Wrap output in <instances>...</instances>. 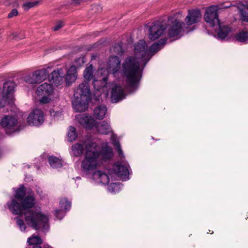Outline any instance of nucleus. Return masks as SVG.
Returning a JSON list of instances; mask_svg holds the SVG:
<instances>
[{"label": "nucleus", "instance_id": "1", "mask_svg": "<svg viewBox=\"0 0 248 248\" xmlns=\"http://www.w3.org/2000/svg\"><path fill=\"white\" fill-rule=\"evenodd\" d=\"M15 198L21 202L19 203L16 199H13L11 202H7L9 209L14 214H24L27 224L33 229L46 230L48 228V217L40 212L33 211L30 209L35 204V198L33 192L23 185H21L16 190Z\"/></svg>", "mask_w": 248, "mask_h": 248}, {"label": "nucleus", "instance_id": "2", "mask_svg": "<svg viewBox=\"0 0 248 248\" xmlns=\"http://www.w3.org/2000/svg\"><path fill=\"white\" fill-rule=\"evenodd\" d=\"M135 57L129 56L122 64L124 75L126 78V83L132 90L136 89L141 78L140 62L145 64L151 58L148 53V47L145 41L141 40L135 46Z\"/></svg>", "mask_w": 248, "mask_h": 248}, {"label": "nucleus", "instance_id": "3", "mask_svg": "<svg viewBox=\"0 0 248 248\" xmlns=\"http://www.w3.org/2000/svg\"><path fill=\"white\" fill-rule=\"evenodd\" d=\"M86 153L81 167L84 170H93L99 164V157L104 160L110 159L113 156L112 149L108 145L100 150L99 145L95 142H90L85 145Z\"/></svg>", "mask_w": 248, "mask_h": 248}, {"label": "nucleus", "instance_id": "4", "mask_svg": "<svg viewBox=\"0 0 248 248\" xmlns=\"http://www.w3.org/2000/svg\"><path fill=\"white\" fill-rule=\"evenodd\" d=\"M90 95L91 91L88 82L84 81L78 85L74 94L75 99L72 102L76 111H84L88 108Z\"/></svg>", "mask_w": 248, "mask_h": 248}, {"label": "nucleus", "instance_id": "5", "mask_svg": "<svg viewBox=\"0 0 248 248\" xmlns=\"http://www.w3.org/2000/svg\"><path fill=\"white\" fill-rule=\"evenodd\" d=\"M180 14H176L173 16H169L168 19V34L170 37H174L179 35L182 32H188L192 31L194 28L186 26V24L181 22L178 18Z\"/></svg>", "mask_w": 248, "mask_h": 248}, {"label": "nucleus", "instance_id": "6", "mask_svg": "<svg viewBox=\"0 0 248 248\" xmlns=\"http://www.w3.org/2000/svg\"><path fill=\"white\" fill-rule=\"evenodd\" d=\"M167 28L166 24L162 21H157L149 27V37L154 40L161 36Z\"/></svg>", "mask_w": 248, "mask_h": 248}, {"label": "nucleus", "instance_id": "7", "mask_svg": "<svg viewBox=\"0 0 248 248\" xmlns=\"http://www.w3.org/2000/svg\"><path fill=\"white\" fill-rule=\"evenodd\" d=\"M17 119L12 115H6L2 119L0 125L5 129L7 134L14 132L17 129Z\"/></svg>", "mask_w": 248, "mask_h": 248}, {"label": "nucleus", "instance_id": "8", "mask_svg": "<svg viewBox=\"0 0 248 248\" xmlns=\"http://www.w3.org/2000/svg\"><path fill=\"white\" fill-rule=\"evenodd\" d=\"M49 71L46 69H42L35 71L31 75L25 77L26 82L30 84H36L41 82L48 77Z\"/></svg>", "mask_w": 248, "mask_h": 248}, {"label": "nucleus", "instance_id": "9", "mask_svg": "<svg viewBox=\"0 0 248 248\" xmlns=\"http://www.w3.org/2000/svg\"><path fill=\"white\" fill-rule=\"evenodd\" d=\"M205 21L211 27L219 24L217 6H212L208 8L204 15Z\"/></svg>", "mask_w": 248, "mask_h": 248}, {"label": "nucleus", "instance_id": "10", "mask_svg": "<svg viewBox=\"0 0 248 248\" xmlns=\"http://www.w3.org/2000/svg\"><path fill=\"white\" fill-rule=\"evenodd\" d=\"M202 18V14L200 11L198 9L189 10L188 11V14L185 19L184 23L186 26L189 28L190 26L194 25L198 23Z\"/></svg>", "mask_w": 248, "mask_h": 248}, {"label": "nucleus", "instance_id": "11", "mask_svg": "<svg viewBox=\"0 0 248 248\" xmlns=\"http://www.w3.org/2000/svg\"><path fill=\"white\" fill-rule=\"evenodd\" d=\"M44 121V114L39 109H34L27 118L28 124L32 125H38L42 124Z\"/></svg>", "mask_w": 248, "mask_h": 248}, {"label": "nucleus", "instance_id": "12", "mask_svg": "<svg viewBox=\"0 0 248 248\" xmlns=\"http://www.w3.org/2000/svg\"><path fill=\"white\" fill-rule=\"evenodd\" d=\"M77 119L83 127L87 129H91L95 125V121L87 114L79 115L77 116Z\"/></svg>", "mask_w": 248, "mask_h": 248}, {"label": "nucleus", "instance_id": "13", "mask_svg": "<svg viewBox=\"0 0 248 248\" xmlns=\"http://www.w3.org/2000/svg\"><path fill=\"white\" fill-rule=\"evenodd\" d=\"M121 67V60L117 56H110L107 64L108 71L115 74L119 71Z\"/></svg>", "mask_w": 248, "mask_h": 248}, {"label": "nucleus", "instance_id": "14", "mask_svg": "<svg viewBox=\"0 0 248 248\" xmlns=\"http://www.w3.org/2000/svg\"><path fill=\"white\" fill-rule=\"evenodd\" d=\"M65 71L66 69L64 71L62 68L59 69L57 71H53L49 77V81L52 82L56 86L62 84L65 76Z\"/></svg>", "mask_w": 248, "mask_h": 248}, {"label": "nucleus", "instance_id": "15", "mask_svg": "<svg viewBox=\"0 0 248 248\" xmlns=\"http://www.w3.org/2000/svg\"><path fill=\"white\" fill-rule=\"evenodd\" d=\"M124 97V89L122 86L116 85L112 88L111 98L113 103H116Z\"/></svg>", "mask_w": 248, "mask_h": 248}, {"label": "nucleus", "instance_id": "16", "mask_svg": "<svg viewBox=\"0 0 248 248\" xmlns=\"http://www.w3.org/2000/svg\"><path fill=\"white\" fill-rule=\"evenodd\" d=\"M53 91L52 86L50 84L45 83L37 88L36 93L38 96L50 95Z\"/></svg>", "mask_w": 248, "mask_h": 248}, {"label": "nucleus", "instance_id": "17", "mask_svg": "<svg viewBox=\"0 0 248 248\" xmlns=\"http://www.w3.org/2000/svg\"><path fill=\"white\" fill-rule=\"evenodd\" d=\"M15 87V83L11 81H6L3 85V92L6 93L5 97L6 99H8L9 98H10L9 102L12 100V93L14 92Z\"/></svg>", "mask_w": 248, "mask_h": 248}, {"label": "nucleus", "instance_id": "18", "mask_svg": "<svg viewBox=\"0 0 248 248\" xmlns=\"http://www.w3.org/2000/svg\"><path fill=\"white\" fill-rule=\"evenodd\" d=\"M77 77L76 67L74 65H72L67 71L65 76V81L67 85H70L72 82H74Z\"/></svg>", "mask_w": 248, "mask_h": 248}, {"label": "nucleus", "instance_id": "19", "mask_svg": "<svg viewBox=\"0 0 248 248\" xmlns=\"http://www.w3.org/2000/svg\"><path fill=\"white\" fill-rule=\"evenodd\" d=\"M93 178L94 180L104 185L109 183V177L106 173L103 171L98 170L93 172Z\"/></svg>", "mask_w": 248, "mask_h": 248}, {"label": "nucleus", "instance_id": "20", "mask_svg": "<svg viewBox=\"0 0 248 248\" xmlns=\"http://www.w3.org/2000/svg\"><path fill=\"white\" fill-rule=\"evenodd\" d=\"M91 141H89L90 142ZM89 142L77 143L73 144L71 147L73 155L76 157L79 156L83 154V150L85 149V153H86L85 145Z\"/></svg>", "mask_w": 248, "mask_h": 248}, {"label": "nucleus", "instance_id": "21", "mask_svg": "<svg viewBox=\"0 0 248 248\" xmlns=\"http://www.w3.org/2000/svg\"><path fill=\"white\" fill-rule=\"evenodd\" d=\"M113 170L115 173L120 176L125 177L129 174L128 169L126 166L117 163L113 166Z\"/></svg>", "mask_w": 248, "mask_h": 248}, {"label": "nucleus", "instance_id": "22", "mask_svg": "<svg viewBox=\"0 0 248 248\" xmlns=\"http://www.w3.org/2000/svg\"><path fill=\"white\" fill-rule=\"evenodd\" d=\"M166 40L165 38H162L158 42L154 43L148 49L149 54L152 57L155 53L160 50L166 44Z\"/></svg>", "mask_w": 248, "mask_h": 248}, {"label": "nucleus", "instance_id": "23", "mask_svg": "<svg viewBox=\"0 0 248 248\" xmlns=\"http://www.w3.org/2000/svg\"><path fill=\"white\" fill-rule=\"evenodd\" d=\"M97 131L102 134L107 135L111 131L110 125L106 121H102L97 126Z\"/></svg>", "mask_w": 248, "mask_h": 248}, {"label": "nucleus", "instance_id": "24", "mask_svg": "<svg viewBox=\"0 0 248 248\" xmlns=\"http://www.w3.org/2000/svg\"><path fill=\"white\" fill-rule=\"evenodd\" d=\"M94 70L92 64L86 67L83 72L84 78L85 81H89L94 78L93 75Z\"/></svg>", "mask_w": 248, "mask_h": 248}, {"label": "nucleus", "instance_id": "25", "mask_svg": "<svg viewBox=\"0 0 248 248\" xmlns=\"http://www.w3.org/2000/svg\"><path fill=\"white\" fill-rule=\"evenodd\" d=\"M107 111L105 106L101 105L97 107L94 110V115L98 119H102L105 116Z\"/></svg>", "mask_w": 248, "mask_h": 248}, {"label": "nucleus", "instance_id": "26", "mask_svg": "<svg viewBox=\"0 0 248 248\" xmlns=\"http://www.w3.org/2000/svg\"><path fill=\"white\" fill-rule=\"evenodd\" d=\"M230 31V29L227 26H219V29L217 32V37L219 39H223L228 34Z\"/></svg>", "mask_w": 248, "mask_h": 248}, {"label": "nucleus", "instance_id": "27", "mask_svg": "<svg viewBox=\"0 0 248 248\" xmlns=\"http://www.w3.org/2000/svg\"><path fill=\"white\" fill-rule=\"evenodd\" d=\"M48 162L51 167L53 168H59L62 167V161L55 156H50L48 158Z\"/></svg>", "mask_w": 248, "mask_h": 248}, {"label": "nucleus", "instance_id": "28", "mask_svg": "<svg viewBox=\"0 0 248 248\" xmlns=\"http://www.w3.org/2000/svg\"><path fill=\"white\" fill-rule=\"evenodd\" d=\"M78 135L75 127L70 126L67 133V138L69 141L72 142L77 138Z\"/></svg>", "mask_w": 248, "mask_h": 248}, {"label": "nucleus", "instance_id": "29", "mask_svg": "<svg viewBox=\"0 0 248 248\" xmlns=\"http://www.w3.org/2000/svg\"><path fill=\"white\" fill-rule=\"evenodd\" d=\"M28 242L30 245L34 246L42 244V240L38 236L33 235L28 238Z\"/></svg>", "mask_w": 248, "mask_h": 248}, {"label": "nucleus", "instance_id": "30", "mask_svg": "<svg viewBox=\"0 0 248 248\" xmlns=\"http://www.w3.org/2000/svg\"><path fill=\"white\" fill-rule=\"evenodd\" d=\"M236 40L240 42L246 43L248 41V32L242 31L236 36Z\"/></svg>", "mask_w": 248, "mask_h": 248}, {"label": "nucleus", "instance_id": "31", "mask_svg": "<svg viewBox=\"0 0 248 248\" xmlns=\"http://www.w3.org/2000/svg\"><path fill=\"white\" fill-rule=\"evenodd\" d=\"M60 205L62 208L64 209L65 212L68 211L71 207V203L68 201L67 198H62L60 202Z\"/></svg>", "mask_w": 248, "mask_h": 248}, {"label": "nucleus", "instance_id": "32", "mask_svg": "<svg viewBox=\"0 0 248 248\" xmlns=\"http://www.w3.org/2000/svg\"><path fill=\"white\" fill-rule=\"evenodd\" d=\"M240 10L241 19L243 21L248 22V6H243Z\"/></svg>", "mask_w": 248, "mask_h": 248}, {"label": "nucleus", "instance_id": "33", "mask_svg": "<svg viewBox=\"0 0 248 248\" xmlns=\"http://www.w3.org/2000/svg\"><path fill=\"white\" fill-rule=\"evenodd\" d=\"M111 51L118 55H122L123 53L122 47L120 44L115 45L111 49Z\"/></svg>", "mask_w": 248, "mask_h": 248}, {"label": "nucleus", "instance_id": "34", "mask_svg": "<svg viewBox=\"0 0 248 248\" xmlns=\"http://www.w3.org/2000/svg\"><path fill=\"white\" fill-rule=\"evenodd\" d=\"M38 3V1H29L23 4V7L25 10H28L30 8L37 5Z\"/></svg>", "mask_w": 248, "mask_h": 248}, {"label": "nucleus", "instance_id": "35", "mask_svg": "<svg viewBox=\"0 0 248 248\" xmlns=\"http://www.w3.org/2000/svg\"><path fill=\"white\" fill-rule=\"evenodd\" d=\"M16 224L20 227V230L22 231H25L26 226L23 221V220L19 218L18 217H16Z\"/></svg>", "mask_w": 248, "mask_h": 248}, {"label": "nucleus", "instance_id": "36", "mask_svg": "<svg viewBox=\"0 0 248 248\" xmlns=\"http://www.w3.org/2000/svg\"><path fill=\"white\" fill-rule=\"evenodd\" d=\"M56 217L59 219H62L64 216L65 214L62 210H56L55 213Z\"/></svg>", "mask_w": 248, "mask_h": 248}, {"label": "nucleus", "instance_id": "37", "mask_svg": "<svg viewBox=\"0 0 248 248\" xmlns=\"http://www.w3.org/2000/svg\"><path fill=\"white\" fill-rule=\"evenodd\" d=\"M111 140H112L113 145L115 147V149L121 146L120 143L119 141L116 139L115 136H114V135L112 136Z\"/></svg>", "mask_w": 248, "mask_h": 248}, {"label": "nucleus", "instance_id": "38", "mask_svg": "<svg viewBox=\"0 0 248 248\" xmlns=\"http://www.w3.org/2000/svg\"><path fill=\"white\" fill-rule=\"evenodd\" d=\"M18 12L16 9H13L8 14V18H11L18 15Z\"/></svg>", "mask_w": 248, "mask_h": 248}, {"label": "nucleus", "instance_id": "39", "mask_svg": "<svg viewBox=\"0 0 248 248\" xmlns=\"http://www.w3.org/2000/svg\"><path fill=\"white\" fill-rule=\"evenodd\" d=\"M119 186V184L117 183H112L109 186L108 188L109 191L111 192H115V189L117 188Z\"/></svg>", "mask_w": 248, "mask_h": 248}, {"label": "nucleus", "instance_id": "40", "mask_svg": "<svg viewBox=\"0 0 248 248\" xmlns=\"http://www.w3.org/2000/svg\"><path fill=\"white\" fill-rule=\"evenodd\" d=\"M49 95H44V96H40V97H42V98L40 100V103L43 104H46L48 103L50 99L48 97Z\"/></svg>", "mask_w": 248, "mask_h": 248}, {"label": "nucleus", "instance_id": "41", "mask_svg": "<svg viewBox=\"0 0 248 248\" xmlns=\"http://www.w3.org/2000/svg\"><path fill=\"white\" fill-rule=\"evenodd\" d=\"M63 26V24L62 21H59L56 23L55 26L53 28L54 31H58L61 28H62Z\"/></svg>", "mask_w": 248, "mask_h": 248}, {"label": "nucleus", "instance_id": "42", "mask_svg": "<svg viewBox=\"0 0 248 248\" xmlns=\"http://www.w3.org/2000/svg\"><path fill=\"white\" fill-rule=\"evenodd\" d=\"M10 37L12 39H21L24 38V37H19V33L17 32H13L10 34Z\"/></svg>", "mask_w": 248, "mask_h": 248}, {"label": "nucleus", "instance_id": "43", "mask_svg": "<svg viewBox=\"0 0 248 248\" xmlns=\"http://www.w3.org/2000/svg\"><path fill=\"white\" fill-rule=\"evenodd\" d=\"M116 150H117V152H118V155L119 156L120 158H123L124 157V154L123 152V151L122 150V148H121V147L120 146L117 148H116Z\"/></svg>", "mask_w": 248, "mask_h": 248}, {"label": "nucleus", "instance_id": "44", "mask_svg": "<svg viewBox=\"0 0 248 248\" xmlns=\"http://www.w3.org/2000/svg\"><path fill=\"white\" fill-rule=\"evenodd\" d=\"M32 248H42L39 245H36L32 247ZM44 248H52L50 246H47V247H44Z\"/></svg>", "mask_w": 248, "mask_h": 248}, {"label": "nucleus", "instance_id": "45", "mask_svg": "<svg viewBox=\"0 0 248 248\" xmlns=\"http://www.w3.org/2000/svg\"><path fill=\"white\" fill-rule=\"evenodd\" d=\"M78 61L81 62L82 63H84V58H80L78 60Z\"/></svg>", "mask_w": 248, "mask_h": 248}, {"label": "nucleus", "instance_id": "46", "mask_svg": "<svg viewBox=\"0 0 248 248\" xmlns=\"http://www.w3.org/2000/svg\"><path fill=\"white\" fill-rule=\"evenodd\" d=\"M3 106L4 105L3 104L2 101L0 100V108L3 107Z\"/></svg>", "mask_w": 248, "mask_h": 248}]
</instances>
